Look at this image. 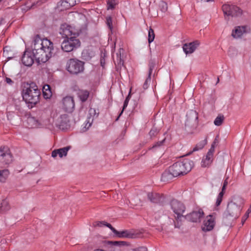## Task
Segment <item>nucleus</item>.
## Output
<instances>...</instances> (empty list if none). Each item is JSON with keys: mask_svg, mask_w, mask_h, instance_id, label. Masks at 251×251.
<instances>
[{"mask_svg": "<svg viewBox=\"0 0 251 251\" xmlns=\"http://www.w3.org/2000/svg\"><path fill=\"white\" fill-rule=\"evenodd\" d=\"M32 48L34 57L38 63L46 62L52 55L53 45L47 39L36 38Z\"/></svg>", "mask_w": 251, "mask_h": 251, "instance_id": "obj_1", "label": "nucleus"}, {"mask_svg": "<svg viewBox=\"0 0 251 251\" xmlns=\"http://www.w3.org/2000/svg\"><path fill=\"white\" fill-rule=\"evenodd\" d=\"M22 94L24 101L32 108L39 102L41 93L36 84L31 83L23 86Z\"/></svg>", "mask_w": 251, "mask_h": 251, "instance_id": "obj_2", "label": "nucleus"}, {"mask_svg": "<svg viewBox=\"0 0 251 251\" xmlns=\"http://www.w3.org/2000/svg\"><path fill=\"white\" fill-rule=\"evenodd\" d=\"M13 156L9 149L5 146L0 147V168H6L12 163Z\"/></svg>", "mask_w": 251, "mask_h": 251, "instance_id": "obj_3", "label": "nucleus"}, {"mask_svg": "<svg viewBox=\"0 0 251 251\" xmlns=\"http://www.w3.org/2000/svg\"><path fill=\"white\" fill-rule=\"evenodd\" d=\"M238 201L235 200L229 202L227 206L226 210L224 213V217L227 218L228 216L237 217L241 210V203H238Z\"/></svg>", "mask_w": 251, "mask_h": 251, "instance_id": "obj_4", "label": "nucleus"}, {"mask_svg": "<svg viewBox=\"0 0 251 251\" xmlns=\"http://www.w3.org/2000/svg\"><path fill=\"white\" fill-rule=\"evenodd\" d=\"M67 71L72 74H77L84 70V63L76 59L68 60L66 66Z\"/></svg>", "mask_w": 251, "mask_h": 251, "instance_id": "obj_5", "label": "nucleus"}, {"mask_svg": "<svg viewBox=\"0 0 251 251\" xmlns=\"http://www.w3.org/2000/svg\"><path fill=\"white\" fill-rule=\"evenodd\" d=\"M80 46V42L76 37L65 39L61 44V49L65 52H70Z\"/></svg>", "mask_w": 251, "mask_h": 251, "instance_id": "obj_6", "label": "nucleus"}, {"mask_svg": "<svg viewBox=\"0 0 251 251\" xmlns=\"http://www.w3.org/2000/svg\"><path fill=\"white\" fill-rule=\"evenodd\" d=\"M222 10L225 15L232 17H238L242 13V10L239 7L229 3L224 4Z\"/></svg>", "mask_w": 251, "mask_h": 251, "instance_id": "obj_7", "label": "nucleus"}, {"mask_svg": "<svg viewBox=\"0 0 251 251\" xmlns=\"http://www.w3.org/2000/svg\"><path fill=\"white\" fill-rule=\"evenodd\" d=\"M171 207L174 213L176 215V218L179 220L183 217V213L185 210V207L180 201L173 200L170 203Z\"/></svg>", "mask_w": 251, "mask_h": 251, "instance_id": "obj_8", "label": "nucleus"}, {"mask_svg": "<svg viewBox=\"0 0 251 251\" xmlns=\"http://www.w3.org/2000/svg\"><path fill=\"white\" fill-rule=\"evenodd\" d=\"M215 225V218L212 215L206 216L203 221L201 226L202 230L204 231H208L212 230Z\"/></svg>", "mask_w": 251, "mask_h": 251, "instance_id": "obj_9", "label": "nucleus"}, {"mask_svg": "<svg viewBox=\"0 0 251 251\" xmlns=\"http://www.w3.org/2000/svg\"><path fill=\"white\" fill-rule=\"evenodd\" d=\"M59 33L66 39L69 38L70 37H75L78 35V33L75 32L71 26L66 25H63L61 26Z\"/></svg>", "mask_w": 251, "mask_h": 251, "instance_id": "obj_10", "label": "nucleus"}, {"mask_svg": "<svg viewBox=\"0 0 251 251\" xmlns=\"http://www.w3.org/2000/svg\"><path fill=\"white\" fill-rule=\"evenodd\" d=\"M108 227L118 238H133L135 236V235L134 233H133L131 231L127 230H124L118 231L116 229H115L111 225H108Z\"/></svg>", "mask_w": 251, "mask_h": 251, "instance_id": "obj_11", "label": "nucleus"}, {"mask_svg": "<svg viewBox=\"0 0 251 251\" xmlns=\"http://www.w3.org/2000/svg\"><path fill=\"white\" fill-rule=\"evenodd\" d=\"M215 151V146L214 144L211 145L207 154L203 157L201 161V166L206 167L209 166L212 162L213 160V154Z\"/></svg>", "mask_w": 251, "mask_h": 251, "instance_id": "obj_12", "label": "nucleus"}, {"mask_svg": "<svg viewBox=\"0 0 251 251\" xmlns=\"http://www.w3.org/2000/svg\"><path fill=\"white\" fill-rule=\"evenodd\" d=\"M177 163L180 166V170L182 172V175L186 174L190 172L194 165L193 161L188 159H184L182 161H178Z\"/></svg>", "mask_w": 251, "mask_h": 251, "instance_id": "obj_13", "label": "nucleus"}, {"mask_svg": "<svg viewBox=\"0 0 251 251\" xmlns=\"http://www.w3.org/2000/svg\"><path fill=\"white\" fill-rule=\"evenodd\" d=\"M203 215L204 213L202 210L199 209L186 215L185 218L192 222H198L200 221L201 218Z\"/></svg>", "mask_w": 251, "mask_h": 251, "instance_id": "obj_14", "label": "nucleus"}, {"mask_svg": "<svg viewBox=\"0 0 251 251\" xmlns=\"http://www.w3.org/2000/svg\"><path fill=\"white\" fill-rule=\"evenodd\" d=\"M186 126H195L197 124L198 113L195 110H190L186 115Z\"/></svg>", "mask_w": 251, "mask_h": 251, "instance_id": "obj_15", "label": "nucleus"}, {"mask_svg": "<svg viewBox=\"0 0 251 251\" xmlns=\"http://www.w3.org/2000/svg\"><path fill=\"white\" fill-rule=\"evenodd\" d=\"M63 108L67 112H71L75 107V102L72 97L67 96L62 100Z\"/></svg>", "mask_w": 251, "mask_h": 251, "instance_id": "obj_16", "label": "nucleus"}, {"mask_svg": "<svg viewBox=\"0 0 251 251\" xmlns=\"http://www.w3.org/2000/svg\"><path fill=\"white\" fill-rule=\"evenodd\" d=\"M96 116V110L93 108H90L89 110V113L87 119L84 123L83 131H86L91 126L95 117Z\"/></svg>", "mask_w": 251, "mask_h": 251, "instance_id": "obj_17", "label": "nucleus"}, {"mask_svg": "<svg viewBox=\"0 0 251 251\" xmlns=\"http://www.w3.org/2000/svg\"><path fill=\"white\" fill-rule=\"evenodd\" d=\"M34 58L32 52L25 50L23 55L22 61L25 66H30L33 63Z\"/></svg>", "mask_w": 251, "mask_h": 251, "instance_id": "obj_18", "label": "nucleus"}, {"mask_svg": "<svg viewBox=\"0 0 251 251\" xmlns=\"http://www.w3.org/2000/svg\"><path fill=\"white\" fill-rule=\"evenodd\" d=\"M147 198L152 203H162L164 201V197L161 194L155 192H149Z\"/></svg>", "mask_w": 251, "mask_h": 251, "instance_id": "obj_19", "label": "nucleus"}, {"mask_svg": "<svg viewBox=\"0 0 251 251\" xmlns=\"http://www.w3.org/2000/svg\"><path fill=\"white\" fill-rule=\"evenodd\" d=\"M200 44V43L198 40L188 44H185L183 46V50L186 54L192 53L199 46Z\"/></svg>", "mask_w": 251, "mask_h": 251, "instance_id": "obj_20", "label": "nucleus"}, {"mask_svg": "<svg viewBox=\"0 0 251 251\" xmlns=\"http://www.w3.org/2000/svg\"><path fill=\"white\" fill-rule=\"evenodd\" d=\"M249 29L247 26H237L232 31V36L235 38H240L244 33L248 32Z\"/></svg>", "mask_w": 251, "mask_h": 251, "instance_id": "obj_21", "label": "nucleus"}, {"mask_svg": "<svg viewBox=\"0 0 251 251\" xmlns=\"http://www.w3.org/2000/svg\"><path fill=\"white\" fill-rule=\"evenodd\" d=\"M70 149V146H67L57 150H55L52 152L51 156L54 158L56 157L58 155L60 158H62L63 156H66L67 154L68 151Z\"/></svg>", "mask_w": 251, "mask_h": 251, "instance_id": "obj_22", "label": "nucleus"}, {"mask_svg": "<svg viewBox=\"0 0 251 251\" xmlns=\"http://www.w3.org/2000/svg\"><path fill=\"white\" fill-rule=\"evenodd\" d=\"M69 119L67 114L61 115L58 121V126L60 128H67L69 126Z\"/></svg>", "mask_w": 251, "mask_h": 251, "instance_id": "obj_23", "label": "nucleus"}, {"mask_svg": "<svg viewBox=\"0 0 251 251\" xmlns=\"http://www.w3.org/2000/svg\"><path fill=\"white\" fill-rule=\"evenodd\" d=\"M27 123L30 128L38 127L41 125V120L34 117H28Z\"/></svg>", "mask_w": 251, "mask_h": 251, "instance_id": "obj_24", "label": "nucleus"}, {"mask_svg": "<svg viewBox=\"0 0 251 251\" xmlns=\"http://www.w3.org/2000/svg\"><path fill=\"white\" fill-rule=\"evenodd\" d=\"M169 168L170 169L171 172L175 177L182 175V172L180 170V166L178 164L177 162L174 163Z\"/></svg>", "mask_w": 251, "mask_h": 251, "instance_id": "obj_25", "label": "nucleus"}, {"mask_svg": "<svg viewBox=\"0 0 251 251\" xmlns=\"http://www.w3.org/2000/svg\"><path fill=\"white\" fill-rule=\"evenodd\" d=\"M155 67V63L154 62H151L149 64V75L148 78L146 79L145 82L143 84V88L144 89H146L148 88V86L151 82V75L152 73L153 70Z\"/></svg>", "mask_w": 251, "mask_h": 251, "instance_id": "obj_26", "label": "nucleus"}, {"mask_svg": "<svg viewBox=\"0 0 251 251\" xmlns=\"http://www.w3.org/2000/svg\"><path fill=\"white\" fill-rule=\"evenodd\" d=\"M175 177L170 171V169L165 171L162 175L161 180L163 182H168Z\"/></svg>", "mask_w": 251, "mask_h": 251, "instance_id": "obj_27", "label": "nucleus"}, {"mask_svg": "<svg viewBox=\"0 0 251 251\" xmlns=\"http://www.w3.org/2000/svg\"><path fill=\"white\" fill-rule=\"evenodd\" d=\"M15 109V107L13 106H8L7 108V117L9 121H12L15 118H17L16 114L13 111Z\"/></svg>", "mask_w": 251, "mask_h": 251, "instance_id": "obj_28", "label": "nucleus"}, {"mask_svg": "<svg viewBox=\"0 0 251 251\" xmlns=\"http://www.w3.org/2000/svg\"><path fill=\"white\" fill-rule=\"evenodd\" d=\"M207 144V140L206 139L203 140L201 141H200L199 143H198L196 146L193 148L192 151L188 153L187 155H190L192 153V152L198 151L202 149L205 145Z\"/></svg>", "mask_w": 251, "mask_h": 251, "instance_id": "obj_29", "label": "nucleus"}, {"mask_svg": "<svg viewBox=\"0 0 251 251\" xmlns=\"http://www.w3.org/2000/svg\"><path fill=\"white\" fill-rule=\"evenodd\" d=\"M124 50L122 48H120L116 53L117 62L119 66L123 65L124 64V61L122 58L124 54Z\"/></svg>", "mask_w": 251, "mask_h": 251, "instance_id": "obj_30", "label": "nucleus"}, {"mask_svg": "<svg viewBox=\"0 0 251 251\" xmlns=\"http://www.w3.org/2000/svg\"><path fill=\"white\" fill-rule=\"evenodd\" d=\"M76 3V0H65L61 2V5L64 7L65 9H68L75 5Z\"/></svg>", "mask_w": 251, "mask_h": 251, "instance_id": "obj_31", "label": "nucleus"}, {"mask_svg": "<svg viewBox=\"0 0 251 251\" xmlns=\"http://www.w3.org/2000/svg\"><path fill=\"white\" fill-rule=\"evenodd\" d=\"M43 94L45 99H49L51 96V92L49 85H45L43 86Z\"/></svg>", "mask_w": 251, "mask_h": 251, "instance_id": "obj_32", "label": "nucleus"}, {"mask_svg": "<svg viewBox=\"0 0 251 251\" xmlns=\"http://www.w3.org/2000/svg\"><path fill=\"white\" fill-rule=\"evenodd\" d=\"M9 175V171L8 169H3L0 170V182H4L5 181Z\"/></svg>", "mask_w": 251, "mask_h": 251, "instance_id": "obj_33", "label": "nucleus"}, {"mask_svg": "<svg viewBox=\"0 0 251 251\" xmlns=\"http://www.w3.org/2000/svg\"><path fill=\"white\" fill-rule=\"evenodd\" d=\"M9 208L10 207L8 202L5 200L2 201L0 204V213H2L7 211Z\"/></svg>", "mask_w": 251, "mask_h": 251, "instance_id": "obj_34", "label": "nucleus"}, {"mask_svg": "<svg viewBox=\"0 0 251 251\" xmlns=\"http://www.w3.org/2000/svg\"><path fill=\"white\" fill-rule=\"evenodd\" d=\"M109 245L116 246H128V243L126 241H109L108 242Z\"/></svg>", "mask_w": 251, "mask_h": 251, "instance_id": "obj_35", "label": "nucleus"}, {"mask_svg": "<svg viewBox=\"0 0 251 251\" xmlns=\"http://www.w3.org/2000/svg\"><path fill=\"white\" fill-rule=\"evenodd\" d=\"M88 96L89 92L87 91H81L79 92V97L82 101H86Z\"/></svg>", "mask_w": 251, "mask_h": 251, "instance_id": "obj_36", "label": "nucleus"}, {"mask_svg": "<svg viewBox=\"0 0 251 251\" xmlns=\"http://www.w3.org/2000/svg\"><path fill=\"white\" fill-rule=\"evenodd\" d=\"M118 3L117 0H108L107 1V9H113Z\"/></svg>", "mask_w": 251, "mask_h": 251, "instance_id": "obj_37", "label": "nucleus"}, {"mask_svg": "<svg viewBox=\"0 0 251 251\" xmlns=\"http://www.w3.org/2000/svg\"><path fill=\"white\" fill-rule=\"evenodd\" d=\"M155 34L153 30L150 27L148 31V42L149 44L151 43L154 39Z\"/></svg>", "mask_w": 251, "mask_h": 251, "instance_id": "obj_38", "label": "nucleus"}, {"mask_svg": "<svg viewBox=\"0 0 251 251\" xmlns=\"http://www.w3.org/2000/svg\"><path fill=\"white\" fill-rule=\"evenodd\" d=\"M110 224L107 223L104 221H96L93 223V226L94 227H102L103 226H106L108 227V225Z\"/></svg>", "mask_w": 251, "mask_h": 251, "instance_id": "obj_39", "label": "nucleus"}, {"mask_svg": "<svg viewBox=\"0 0 251 251\" xmlns=\"http://www.w3.org/2000/svg\"><path fill=\"white\" fill-rule=\"evenodd\" d=\"M224 120V116H217L214 121V124L216 126H221Z\"/></svg>", "mask_w": 251, "mask_h": 251, "instance_id": "obj_40", "label": "nucleus"}, {"mask_svg": "<svg viewBox=\"0 0 251 251\" xmlns=\"http://www.w3.org/2000/svg\"><path fill=\"white\" fill-rule=\"evenodd\" d=\"M106 24L109 29L112 31L113 29L112 19L110 16H108L106 18Z\"/></svg>", "mask_w": 251, "mask_h": 251, "instance_id": "obj_41", "label": "nucleus"}, {"mask_svg": "<svg viewBox=\"0 0 251 251\" xmlns=\"http://www.w3.org/2000/svg\"><path fill=\"white\" fill-rule=\"evenodd\" d=\"M129 99H130V93H129L128 96L126 98V99L124 101L123 109H122V111L121 112L120 114H119V116L118 118H119L122 114L124 109L127 107L128 103V101L129 100ZM118 118L117 119V120H118Z\"/></svg>", "mask_w": 251, "mask_h": 251, "instance_id": "obj_42", "label": "nucleus"}, {"mask_svg": "<svg viewBox=\"0 0 251 251\" xmlns=\"http://www.w3.org/2000/svg\"><path fill=\"white\" fill-rule=\"evenodd\" d=\"M224 192L221 191L218 195V197H217V200H216V204L217 206H219L220 205L222 201V199H223V195H224Z\"/></svg>", "mask_w": 251, "mask_h": 251, "instance_id": "obj_43", "label": "nucleus"}, {"mask_svg": "<svg viewBox=\"0 0 251 251\" xmlns=\"http://www.w3.org/2000/svg\"><path fill=\"white\" fill-rule=\"evenodd\" d=\"M159 7L162 12H165L167 10V4L164 1H161L159 4Z\"/></svg>", "mask_w": 251, "mask_h": 251, "instance_id": "obj_44", "label": "nucleus"}, {"mask_svg": "<svg viewBox=\"0 0 251 251\" xmlns=\"http://www.w3.org/2000/svg\"><path fill=\"white\" fill-rule=\"evenodd\" d=\"M158 132V130H157V129L156 128H152L149 134H150V135L152 137V136H155Z\"/></svg>", "mask_w": 251, "mask_h": 251, "instance_id": "obj_45", "label": "nucleus"}, {"mask_svg": "<svg viewBox=\"0 0 251 251\" xmlns=\"http://www.w3.org/2000/svg\"><path fill=\"white\" fill-rule=\"evenodd\" d=\"M5 81L6 82L7 84L12 85L14 84V81L12 80V79L10 78L6 77L5 78Z\"/></svg>", "mask_w": 251, "mask_h": 251, "instance_id": "obj_46", "label": "nucleus"}, {"mask_svg": "<svg viewBox=\"0 0 251 251\" xmlns=\"http://www.w3.org/2000/svg\"><path fill=\"white\" fill-rule=\"evenodd\" d=\"M227 179H228V177H227L224 181L223 186L222 187V191L223 192H224V191L225 190L226 187L228 184Z\"/></svg>", "mask_w": 251, "mask_h": 251, "instance_id": "obj_47", "label": "nucleus"}, {"mask_svg": "<svg viewBox=\"0 0 251 251\" xmlns=\"http://www.w3.org/2000/svg\"><path fill=\"white\" fill-rule=\"evenodd\" d=\"M132 204L134 205H138L140 204V200L138 198H135L134 200H132Z\"/></svg>", "mask_w": 251, "mask_h": 251, "instance_id": "obj_48", "label": "nucleus"}, {"mask_svg": "<svg viewBox=\"0 0 251 251\" xmlns=\"http://www.w3.org/2000/svg\"><path fill=\"white\" fill-rule=\"evenodd\" d=\"M135 251H147L148 249L145 247H141L134 250Z\"/></svg>", "mask_w": 251, "mask_h": 251, "instance_id": "obj_49", "label": "nucleus"}, {"mask_svg": "<svg viewBox=\"0 0 251 251\" xmlns=\"http://www.w3.org/2000/svg\"><path fill=\"white\" fill-rule=\"evenodd\" d=\"M165 140V139H164L162 140V141H160V142H157V143H156V144H155V145L153 147V148H155V147H156V146H161V145L163 144V142H164Z\"/></svg>", "mask_w": 251, "mask_h": 251, "instance_id": "obj_50", "label": "nucleus"}, {"mask_svg": "<svg viewBox=\"0 0 251 251\" xmlns=\"http://www.w3.org/2000/svg\"><path fill=\"white\" fill-rule=\"evenodd\" d=\"M246 220V219L245 218H244V220H242V224H244V222Z\"/></svg>", "mask_w": 251, "mask_h": 251, "instance_id": "obj_51", "label": "nucleus"}, {"mask_svg": "<svg viewBox=\"0 0 251 251\" xmlns=\"http://www.w3.org/2000/svg\"><path fill=\"white\" fill-rule=\"evenodd\" d=\"M245 218L247 219L248 217V214H247L245 216Z\"/></svg>", "mask_w": 251, "mask_h": 251, "instance_id": "obj_52", "label": "nucleus"}]
</instances>
